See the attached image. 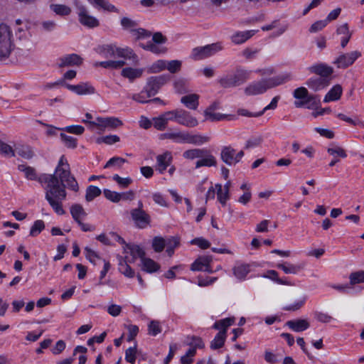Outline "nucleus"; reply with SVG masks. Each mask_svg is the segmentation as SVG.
Wrapping results in <instances>:
<instances>
[{
  "label": "nucleus",
  "instance_id": "nucleus-1",
  "mask_svg": "<svg viewBox=\"0 0 364 364\" xmlns=\"http://www.w3.org/2000/svg\"><path fill=\"white\" fill-rule=\"evenodd\" d=\"M38 182L43 186L45 198L53 210L60 215L65 214L62 203L67 196L65 188L75 192L79 190L78 183L71 174L70 164L65 156H60L53 174L40 175Z\"/></svg>",
  "mask_w": 364,
  "mask_h": 364
},
{
  "label": "nucleus",
  "instance_id": "nucleus-2",
  "mask_svg": "<svg viewBox=\"0 0 364 364\" xmlns=\"http://www.w3.org/2000/svg\"><path fill=\"white\" fill-rule=\"evenodd\" d=\"M183 157L188 160L198 159V160L196 162L195 165L196 168L203 166H216L217 165L215 157L206 149L195 148L188 149L183 153Z\"/></svg>",
  "mask_w": 364,
  "mask_h": 364
},
{
  "label": "nucleus",
  "instance_id": "nucleus-3",
  "mask_svg": "<svg viewBox=\"0 0 364 364\" xmlns=\"http://www.w3.org/2000/svg\"><path fill=\"white\" fill-rule=\"evenodd\" d=\"M251 73V70L238 67L235 73L221 77L219 80V83L224 88L237 87L250 79Z\"/></svg>",
  "mask_w": 364,
  "mask_h": 364
},
{
  "label": "nucleus",
  "instance_id": "nucleus-4",
  "mask_svg": "<svg viewBox=\"0 0 364 364\" xmlns=\"http://www.w3.org/2000/svg\"><path fill=\"white\" fill-rule=\"evenodd\" d=\"M13 33L9 26L0 24V60L7 59L14 49Z\"/></svg>",
  "mask_w": 364,
  "mask_h": 364
},
{
  "label": "nucleus",
  "instance_id": "nucleus-5",
  "mask_svg": "<svg viewBox=\"0 0 364 364\" xmlns=\"http://www.w3.org/2000/svg\"><path fill=\"white\" fill-rule=\"evenodd\" d=\"M74 4L78 16V21L82 26L89 28H96L100 26L99 20L90 14L87 8L85 5L78 0H75Z\"/></svg>",
  "mask_w": 364,
  "mask_h": 364
},
{
  "label": "nucleus",
  "instance_id": "nucleus-6",
  "mask_svg": "<svg viewBox=\"0 0 364 364\" xmlns=\"http://www.w3.org/2000/svg\"><path fill=\"white\" fill-rule=\"evenodd\" d=\"M293 96L298 100L294 103L296 107H306L311 109L317 103L316 97L309 95L307 89L304 87L294 90Z\"/></svg>",
  "mask_w": 364,
  "mask_h": 364
},
{
  "label": "nucleus",
  "instance_id": "nucleus-7",
  "mask_svg": "<svg viewBox=\"0 0 364 364\" xmlns=\"http://www.w3.org/2000/svg\"><path fill=\"white\" fill-rule=\"evenodd\" d=\"M222 49L223 47L220 43L196 47L192 50L191 58L194 60H200L212 56Z\"/></svg>",
  "mask_w": 364,
  "mask_h": 364
},
{
  "label": "nucleus",
  "instance_id": "nucleus-8",
  "mask_svg": "<svg viewBox=\"0 0 364 364\" xmlns=\"http://www.w3.org/2000/svg\"><path fill=\"white\" fill-rule=\"evenodd\" d=\"M243 156L244 151L242 150L236 153L235 149L231 146H225L221 149L220 159L229 166H235L239 163Z\"/></svg>",
  "mask_w": 364,
  "mask_h": 364
},
{
  "label": "nucleus",
  "instance_id": "nucleus-9",
  "mask_svg": "<svg viewBox=\"0 0 364 364\" xmlns=\"http://www.w3.org/2000/svg\"><path fill=\"white\" fill-rule=\"evenodd\" d=\"M169 80L170 77L168 75H161L149 77L145 86L148 96L155 95L159 89Z\"/></svg>",
  "mask_w": 364,
  "mask_h": 364
},
{
  "label": "nucleus",
  "instance_id": "nucleus-10",
  "mask_svg": "<svg viewBox=\"0 0 364 364\" xmlns=\"http://www.w3.org/2000/svg\"><path fill=\"white\" fill-rule=\"evenodd\" d=\"M361 55L358 50L339 55L333 63L339 69H346L353 65L354 62Z\"/></svg>",
  "mask_w": 364,
  "mask_h": 364
},
{
  "label": "nucleus",
  "instance_id": "nucleus-11",
  "mask_svg": "<svg viewBox=\"0 0 364 364\" xmlns=\"http://www.w3.org/2000/svg\"><path fill=\"white\" fill-rule=\"evenodd\" d=\"M121 25L124 29L129 31L136 38H145L151 36V33L146 30L140 28H137L136 22L129 18H122Z\"/></svg>",
  "mask_w": 364,
  "mask_h": 364
},
{
  "label": "nucleus",
  "instance_id": "nucleus-12",
  "mask_svg": "<svg viewBox=\"0 0 364 364\" xmlns=\"http://www.w3.org/2000/svg\"><path fill=\"white\" fill-rule=\"evenodd\" d=\"M130 215L137 228L144 229L150 225L151 217L144 210L132 209Z\"/></svg>",
  "mask_w": 364,
  "mask_h": 364
},
{
  "label": "nucleus",
  "instance_id": "nucleus-13",
  "mask_svg": "<svg viewBox=\"0 0 364 364\" xmlns=\"http://www.w3.org/2000/svg\"><path fill=\"white\" fill-rule=\"evenodd\" d=\"M83 122L87 123V119H83ZM92 126L97 127L100 129H114L122 125V122L118 118L110 117H97L95 122H88Z\"/></svg>",
  "mask_w": 364,
  "mask_h": 364
},
{
  "label": "nucleus",
  "instance_id": "nucleus-14",
  "mask_svg": "<svg viewBox=\"0 0 364 364\" xmlns=\"http://www.w3.org/2000/svg\"><path fill=\"white\" fill-rule=\"evenodd\" d=\"M177 123L188 128H193L198 125V120L188 111L183 109H178Z\"/></svg>",
  "mask_w": 364,
  "mask_h": 364
},
{
  "label": "nucleus",
  "instance_id": "nucleus-15",
  "mask_svg": "<svg viewBox=\"0 0 364 364\" xmlns=\"http://www.w3.org/2000/svg\"><path fill=\"white\" fill-rule=\"evenodd\" d=\"M124 252L126 254L124 259L129 263L134 262L138 257L142 259L144 257L145 252L139 245L134 244H125L124 246Z\"/></svg>",
  "mask_w": 364,
  "mask_h": 364
},
{
  "label": "nucleus",
  "instance_id": "nucleus-16",
  "mask_svg": "<svg viewBox=\"0 0 364 364\" xmlns=\"http://www.w3.org/2000/svg\"><path fill=\"white\" fill-rule=\"evenodd\" d=\"M187 131H180L176 130L172 131L169 130L166 132H164L159 136V139L161 140L164 139H171L173 141L178 144H184L187 141Z\"/></svg>",
  "mask_w": 364,
  "mask_h": 364
},
{
  "label": "nucleus",
  "instance_id": "nucleus-17",
  "mask_svg": "<svg viewBox=\"0 0 364 364\" xmlns=\"http://www.w3.org/2000/svg\"><path fill=\"white\" fill-rule=\"evenodd\" d=\"M156 169L160 173H164L166 168L171 164L173 156L171 152L166 151L162 154H159L156 157Z\"/></svg>",
  "mask_w": 364,
  "mask_h": 364
},
{
  "label": "nucleus",
  "instance_id": "nucleus-18",
  "mask_svg": "<svg viewBox=\"0 0 364 364\" xmlns=\"http://www.w3.org/2000/svg\"><path fill=\"white\" fill-rule=\"evenodd\" d=\"M65 87L79 95H92L95 92V87L89 82H81L75 85L65 84Z\"/></svg>",
  "mask_w": 364,
  "mask_h": 364
},
{
  "label": "nucleus",
  "instance_id": "nucleus-19",
  "mask_svg": "<svg viewBox=\"0 0 364 364\" xmlns=\"http://www.w3.org/2000/svg\"><path fill=\"white\" fill-rule=\"evenodd\" d=\"M309 70L311 73L319 75V77L327 79L333 73V68L325 63H316L309 68Z\"/></svg>",
  "mask_w": 364,
  "mask_h": 364
},
{
  "label": "nucleus",
  "instance_id": "nucleus-20",
  "mask_svg": "<svg viewBox=\"0 0 364 364\" xmlns=\"http://www.w3.org/2000/svg\"><path fill=\"white\" fill-rule=\"evenodd\" d=\"M267 90L264 80L255 81L249 84L245 88V93L247 95H257L264 93Z\"/></svg>",
  "mask_w": 364,
  "mask_h": 364
},
{
  "label": "nucleus",
  "instance_id": "nucleus-21",
  "mask_svg": "<svg viewBox=\"0 0 364 364\" xmlns=\"http://www.w3.org/2000/svg\"><path fill=\"white\" fill-rule=\"evenodd\" d=\"M83 62V59L76 53L68 54L59 58L60 67L79 66Z\"/></svg>",
  "mask_w": 364,
  "mask_h": 364
},
{
  "label": "nucleus",
  "instance_id": "nucleus-22",
  "mask_svg": "<svg viewBox=\"0 0 364 364\" xmlns=\"http://www.w3.org/2000/svg\"><path fill=\"white\" fill-rule=\"evenodd\" d=\"M267 90L282 85L291 80V75L288 73L281 74L268 79H263Z\"/></svg>",
  "mask_w": 364,
  "mask_h": 364
},
{
  "label": "nucleus",
  "instance_id": "nucleus-23",
  "mask_svg": "<svg viewBox=\"0 0 364 364\" xmlns=\"http://www.w3.org/2000/svg\"><path fill=\"white\" fill-rule=\"evenodd\" d=\"M306 84L310 89L314 91H318L327 87L329 84V81L326 78L313 77L309 78Z\"/></svg>",
  "mask_w": 364,
  "mask_h": 364
},
{
  "label": "nucleus",
  "instance_id": "nucleus-24",
  "mask_svg": "<svg viewBox=\"0 0 364 364\" xmlns=\"http://www.w3.org/2000/svg\"><path fill=\"white\" fill-rule=\"evenodd\" d=\"M181 102L188 109L196 110L199 105V95L190 94L181 97Z\"/></svg>",
  "mask_w": 364,
  "mask_h": 364
},
{
  "label": "nucleus",
  "instance_id": "nucleus-25",
  "mask_svg": "<svg viewBox=\"0 0 364 364\" xmlns=\"http://www.w3.org/2000/svg\"><path fill=\"white\" fill-rule=\"evenodd\" d=\"M144 71L143 68L128 67L122 70L121 75L124 77L127 78L130 82H133L135 79L141 77Z\"/></svg>",
  "mask_w": 364,
  "mask_h": 364
},
{
  "label": "nucleus",
  "instance_id": "nucleus-26",
  "mask_svg": "<svg viewBox=\"0 0 364 364\" xmlns=\"http://www.w3.org/2000/svg\"><path fill=\"white\" fill-rule=\"evenodd\" d=\"M286 325L295 332H301L309 328L310 324L306 319L290 320L286 323Z\"/></svg>",
  "mask_w": 364,
  "mask_h": 364
},
{
  "label": "nucleus",
  "instance_id": "nucleus-27",
  "mask_svg": "<svg viewBox=\"0 0 364 364\" xmlns=\"http://www.w3.org/2000/svg\"><path fill=\"white\" fill-rule=\"evenodd\" d=\"M250 272V266L245 264H236L232 268V273L239 281L245 279Z\"/></svg>",
  "mask_w": 364,
  "mask_h": 364
},
{
  "label": "nucleus",
  "instance_id": "nucleus-28",
  "mask_svg": "<svg viewBox=\"0 0 364 364\" xmlns=\"http://www.w3.org/2000/svg\"><path fill=\"white\" fill-rule=\"evenodd\" d=\"M342 92V87L340 85H336L325 95L323 102H329L338 100L341 97Z\"/></svg>",
  "mask_w": 364,
  "mask_h": 364
},
{
  "label": "nucleus",
  "instance_id": "nucleus-29",
  "mask_svg": "<svg viewBox=\"0 0 364 364\" xmlns=\"http://www.w3.org/2000/svg\"><path fill=\"white\" fill-rule=\"evenodd\" d=\"M277 267L282 269L285 274H296L303 268L302 264H293L289 262L277 264Z\"/></svg>",
  "mask_w": 364,
  "mask_h": 364
},
{
  "label": "nucleus",
  "instance_id": "nucleus-30",
  "mask_svg": "<svg viewBox=\"0 0 364 364\" xmlns=\"http://www.w3.org/2000/svg\"><path fill=\"white\" fill-rule=\"evenodd\" d=\"M210 139V138L208 136L202 135L200 134H191L188 132L186 143L200 146L208 143Z\"/></svg>",
  "mask_w": 364,
  "mask_h": 364
},
{
  "label": "nucleus",
  "instance_id": "nucleus-31",
  "mask_svg": "<svg viewBox=\"0 0 364 364\" xmlns=\"http://www.w3.org/2000/svg\"><path fill=\"white\" fill-rule=\"evenodd\" d=\"M129 261L122 257L119 258V271L125 277L132 278L134 277V271L128 264Z\"/></svg>",
  "mask_w": 364,
  "mask_h": 364
},
{
  "label": "nucleus",
  "instance_id": "nucleus-32",
  "mask_svg": "<svg viewBox=\"0 0 364 364\" xmlns=\"http://www.w3.org/2000/svg\"><path fill=\"white\" fill-rule=\"evenodd\" d=\"M255 31L237 32L232 36L231 39L235 44H241L250 38L255 34Z\"/></svg>",
  "mask_w": 364,
  "mask_h": 364
},
{
  "label": "nucleus",
  "instance_id": "nucleus-33",
  "mask_svg": "<svg viewBox=\"0 0 364 364\" xmlns=\"http://www.w3.org/2000/svg\"><path fill=\"white\" fill-rule=\"evenodd\" d=\"M116 57L129 59L136 58L132 49L128 47L119 48L114 45V58Z\"/></svg>",
  "mask_w": 364,
  "mask_h": 364
},
{
  "label": "nucleus",
  "instance_id": "nucleus-34",
  "mask_svg": "<svg viewBox=\"0 0 364 364\" xmlns=\"http://www.w3.org/2000/svg\"><path fill=\"white\" fill-rule=\"evenodd\" d=\"M70 214L76 223L82 220L87 216L85 209L80 204H74L70 207Z\"/></svg>",
  "mask_w": 364,
  "mask_h": 364
},
{
  "label": "nucleus",
  "instance_id": "nucleus-35",
  "mask_svg": "<svg viewBox=\"0 0 364 364\" xmlns=\"http://www.w3.org/2000/svg\"><path fill=\"white\" fill-rule=\"evenodd\" d=\"M140 46L144 50H149L151 53L158 55L165 53L167 51L166 48L162 46V44L154 43L153 42H147L145 44L140 43Z\"/></svg>",
  "mask_w": 364,
  "mask_h": 364
},
{
  "label": "nucleus",
  "instance_id": "nucleus-36",
  "mask_svg": "<svg viewBox=\"0 0 364 364\" xmlns=\"http://www.w3.org/2000/svg\"><path fill=\"white\" fill-rule=\"evenodd\" d=\"M142 267L141 269L149 273H153L157 272L160 265L150 258L142 257L141 259Z\"/></svg>",
  "mask_w": 364,
  "mask_h": 364
},
{
  "label": "nucleus",
  "instance_id": "nucleus-37",
  "mask_svg": "<svg viewBox=\"0 0 364 364\" xmlns=\"http://www.w3.org/2000/svg\"><path fill=\"white\" fill-rule=\"evenodd\" d=\"M235 322V319L233 318H225L221 320H219L213 326V328L219 331V332L225 333L226 335L227 330L228 327L232 326Z\"/></svg>",
  "mask_w": 364,
  "mask_h": 364
},
{
  "label": "nucleus",
  "instance_id": "nucleus-38",
  "mask_svg": "<svg viewBox=\"0 0 364 364\" xmlns=\"http://www.w3.org/2000/svg\"><path fill=\"white\" fill-rule=\"evenodd\" d=\"M95 50L99 55L106 58H114V45H102L95 48Z\"/></svg>",
  "mask_w": 364,
  "mask_h": 364
},
{
  "label": "nucleus",
  "instance_id": "nucleus-39",
  "mask_svg": "<svg viewBox=\"0 0 364 364\" xmlns=\"http://www.w3.org/2000/svg\"><path fill=\"white\" fill-rule=\"evenodd\" d=\"M18 170L24 173L25 177L28 180L38 181L39 176H37L34 168L26 166L24 164L18 165Z\"/></svg>",
  "mask_w": 364,
  "mask_h": 364
},
{
  "label": "nucleus",
  "instance_id": "nucleus-40",
  "mask_svg": "<svg viewBox=\"0 0 364 364\" xmlns=\"http://www.w3.org/2000/svg\"><path fill=\"white\" fill-rule=\"evenodd\" d=\"M363 283H364V270L353 272L349 274L350 287Z\"/></svg>",
  "mask_w": 364,
  "mask_h": 364
},
{
  "label": "nucleus",
  "instance_id": "nucleus-41",
  "mask_svg": "<svg viewBox=\"0 0 364 364\" xmlns=\"http://www.w3.org/2000/svg\"><path fill=\"white\" fill-rule=\"evenodd\" d=\"M50 9L55 14L59 16H68L71 13V9L64 4H50Z\"/></svg>",
  "mask_w": 364,
  "mask_h": 364
},
{
  "label": "nucleus",
  "instance_id": "nucleus-42",
  "mask_svg": "<svg viewBox=\"0 0 364 364\" xmlns=\"http://www.w3.org/2000/svg\"><path fill=\"white\" fill-rule=\"evenodd\" d=\"M216 188L218 200L223 205H225L227 201L230 199V192L223 188V186L220 183H216Z\"/></svg>",
  "mask_w": 364,
  "mask_h": 364
},
{
  "label": "nucleus",
  "instance_id": "nucleus-43",
  "mask_svg": "<svg viewBox=\"0 0 364 364\" xmlns=\"http://www.w3.org/2000/svg\"><path fill=\"white\" fill-rule=\"evenodd\" d=\"M95 7L100 8L107 11H116L117 9L107 0H87Z\"/></svg>",
  "mask_w": 364,
  "mask_h": 364
},
{
  "label": "nucleus",
  "instance_id": "nucleus-44",
  "mask_svg": "<svg viewBox=\"0 0 364 364\" xmlns=\"http://www.w3.org/2000/svg\"><path fill=\"white\" fill-rule=\"evenodd\" d=\"M29 29L30 23L28 21H26L22 26L18 28L16 31V36L20 40L29 39L31 37V33Z\"/></svg>",
  "mask_w": 364,
  "mask_h": 364
},
{
  "label": "nucleus",
  "instance_id": "nucleus-45",
  "mask_svg": "<svg viewBox=\"0 0 364 364\" xmlns=\"http://www.w3.org/2000/svg\"><path fill=\"white\" fill-rule=\"evenodd\" d=\"M226 339V335L223 332H218L215 336L214 339L211 341L210 348L216 350L223 346L225 341Z\"/></svg>",
  "mask_w": 364,
  "mask_h": 364
},
{
  "label": "nucleus",
  "instance_id": "nucleus-46",
  "mask_svg": "<svg viewBox=\"0 0 364 364\" xmlns=\"http://www.w3.org/2000/svg\"><path fill=\"white\" fill-rule=\"evenodd\" d=\"M167 66V60H158L154 62L149 68V73H157L165 69H166Z\"/></svg>",
  "mask_w": 364,
  "mask_h": 364
},
{
  "label": "nucleus",
  "instance_id": "nucleus-47",
  "mask_svg": "<svg viewBox=\"0 0 364 364\" xmlns=\"http://www.w3.org/2000/svg\"><path fill=\"white\" fill-rule=\"evenodd\" d=\"M44 228L45 223L42 220H36L31 227L29 235L31 237H36Z\"/></svg>",
  "mask_w": 364,
  "mask_h": 364
},
{
  "label": "nucleus",
  "instance_id": "nucleus-48",
  "mask_svg": "<svg viewBox=\"0 0 364 364\" xmlns=\"http://www.w3.org/2000/svg\"><path fill=\"white\" fill-rule=\"evenodd\" d=\"M16 151L18 155L24 159H31L33 156V151L28 146L20 145L16 147Z\"/></svg>",
  "mask_w": 364,
  "mask_h": 364
},
{
  "label": "nucleus",
  "instance_id": "nucleus-49",
  "mask_svg": "<svg viewBox=\"0 0 364 364\" xmlns=\"http://www.w3.org/2000/svg\"><path fill=\"white\" fill-rule=\"evenodd\" d=\"M186 344L190 347L195 348V350L204 348V343L202 339L197 336L187 337Z\"/></svg>",
  "mask_w": 364,
  "mask_h": 364
},
{
  "label": "nucleus",
  "instance_id": "nucleus-50",
  "mask_svg": "<svg viewBox=\"0 0 364 364\" xmlns=\"http://www.w3.org/2000/svg\"><path fill=\"white\" fill-rule=\"evenodd\" d=\"M174 88L178 93L182 94L188 92V81L184 78H179L174 82Z\"/></svg>",
  "mask_w": 364,
  "mask_h": 364
},
{
  "label": "nucleus",
  "instance_id": "nucleus-51",
  "mask_svg": "<svg viewBox=\"0 0 364 364\" xmlns=\"http://www.w3.org/2000/svg\"><path fill=\"white\" fill-rule=\"evenodd\" d=\"M101 194V190L95 186H90L86 190L85 198L87 201L92 200Z\"/></svg>",
  "mask_w": 364,
  "mask_h": 364
},
{
  "label": "nucleus",
  "instance_id": "nucleus-52",
  "mask_svg": "<svg viewBox=\"0 0 364 364\" xmlns=\"http://www.w3.org/2000/svg\"><path fill=\"white\" fill-rule=\"evenodd\" d=\"M84 252L85 257L93 264H97V261L101 260L98 254L91 248L86 247Z\"/></svg>",
  "mask_w": 364,
  "mask_h": 364
},
{
  "label": "nucleus",
  "instance_id": "nucleus-53",
  "mask_svg": "<svg viewBox=\"0 0 364 364\" xmlns=\"http://www.w3.org/2000/svg\"><path fill=\"white\" fill-rule=\"evenodd\" d=\"M204 115L205 119L210 120L212 122L220 121L226 118V115L220 113L213 112L210 110V108L205 110Z\"/></svg>",
  "mask_w": 364,
  "mask_h": 364
},
{
  "label": "nucleus",
  "instance_id": "nucleus-54",
  "mask_svg": "<svg viewBox=\"0 0 364 364\" xmlns=\"http://www.w3.org/2000/svg\"><path fill=\"white\" fill-rule=\"evenodd\" d=\"M167 245L166 240L161 237H155L152 241V247L155 252H161Z\"/></svg>",
  "mask_w": 364,
  "mask_h": 364
},
{
  "label": "nucleus",
  "instance_id": "nucleus-55",
  "mask_svg": "<svg viewBox=\"0 0 364 364\" xmlns=\"http://www.w3.org/2000/svg\"><path fill=\"white\" fill-rule=\"evenodd\" d=\"M152 123L154 127L159 131L165 130L168 126L161 114L158 117L152 118Z\"/></svg>",
  "mask_w": 364,
  "mask_h": 364
},
{
  "label": "nucleus",
  "instance_id": "nucleus-56",
  "mask_svg": "<svg viewBox=\"0 0 364 364\" xmlns=\"http://www.w3.org/2000/svg\"><path fill=\"white\" fill-rule=\"evenodd\" d=\"M209 263L208 258H199L196 259L191 266L192 271H203L205 266Z\"/></svg>",
  "mask_w": 364,
  "mask_h": 364
},
{
  "label": "nucleus",
  "instance_id": "nucleus-57",
  "mask_svg": "<svg viewBox=\"0 0 364 364\" xmlns=\"http://www.w3.org/2000/svg\"><path fill=\"white\" fill-rule=\"evenodd\" d=\"M162 331L160 322L158 321H151L148 326L149 334L156 336Z\"/></svg>",
  "mask_w": 364,
  "mask_h": 364
},
{
  "label": "nucleus",
  "instance_id": "nucleus-58",
  "mask_svg": "<svg viewBox=\"0 0 364 364\" xmlns=\"http://www.w3.org/2000/svg\"><path fill=\"white\" fill-rule=\"evenodd\" d=\"M0 153L6 157H12L15 155V151L12 147L0 140Z\"/></svg>",
  "mask_w": 364,
  "mask_h": 364
},
{
  "label": "nucleus",
  "instance_id": "nucleus-59",
  "mask_svg": "<svg viewBox=\"0 0 364 364\" xmlns=\"http://www.w3.org/2000/svg\"><path fill=\"white\" fill-rule=\"evenodd\" d=\"M112 179L123 188L128 187L132 183V179L130 177L122 178L118 174H114Z\"/></svg>",
  "mask_w": 364,
  "mask_h": 364
},
{
  "label": "nucleus",
  "instance_id": "nucleus-60",
  "mask_svg": "<svg viewBox=\"0 0 364 364\" xmlns=\"http://www.w3.org/2000/svg\"><path fill=\"white\" fill-rule=\"evenodd\" d=\"M60 137L62 141H63L64 144L68 148H72L74 149L77 146V139L76 138L66 135L65 134L61 133Z\"/></svg>",
  "mask_w": 364,
  "mask_h": 364
},
{
  "label": "nucleus",
  "instance_id": "nucleus-61",
  "mask_svg": "<svg viewBox=\"0 0 364 364\" xmlns=\"http://www.w3.org/2000/svg\"><path fill=\"white\" fill-rule=\"evenodd\" d=\"M306 300V297L304 296L301 298L300 299L296 301L294 304L287 305L283 308L285 311H296L299 309H301L304 304H305V301Z\"/></svg>",
  "mask_w": 364,
  "mask_h": 364
},
{
  "label": "nucleus",
  "instance_id": "nucleus-62",
  "mask_svg": "<svg viewBox=\"0 0 364 364\" xmlns=\"http://www.w3.org/2000/svg\"><path fill=\"white\" fill-rule=\"evenodd\" d=\"M327 151L330 155H332L334 157L338 156L341 158H346L347 156L346 151L340 146H336L333 147L328 148Z\"/></svg>",
  "mask_w": 364,
  "mask_h": 364
},
{
  "label": "nucleus",
  "instance_id": "nucleus-63",
  "mask_svg": "<svg viewBox=\"0 0 364 364\" xmlns=\"http://www.w3.org/2000/svg\"><path fill=\"white\" fill-rule=\"evenodd\" d=\"M136 345L126 350L125 360L127 362L134 364L136 360Z\"/></svg>",
  "mask_w": 364,
  "mask_h": 364
},
{
  "label": "nucleus",
  "instance_id": "nucleus-64",
  "mask_svg": "<svg viewBox=\"0 0 364 364\" xmlns=\"http://www.w3.org/2000/svg\"><path fill=\"white\" fill-rule=\"evenodd\" d=\"M314 318L319 322L328 323L331 322L333 318L326 313L316 311L314 313Z\"/></svg>",
  "mask_w": 364,
  "mask_h": 364
}]
</instances>
